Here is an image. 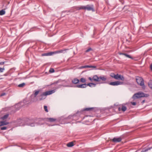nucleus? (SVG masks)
<instances>
[{"label":"nucleus","mask_w":152,"mask_h":152,"mask_svg":"<svg viewBox=\"0 0 152 152\" xmlns=\"http://www.w3.org/2000/svg\"><path fill=\"white\" fill-rule=\"evenodd\" d=\"M56 119L51 118H48L45 119H38V121L37 122H36L35 120L33 119H31V120H32L33 121L34 123V126L33 127L35 126H37L39 125H41L44 124V123L42 122L43 121L45 122V123L47 124L49 126H54L55 125H51L49 124L48 122H53L55 121H56Z\"/></svg>","instance_id":"nucleus-1"},{"label":"nucleus","mask_w":152,"mask_h":152,"mask_svg":"<svg viewBox=\"0 0 152 152\" xmlns=\"http://www.w3.org/2000/svg\"><path fill=\"white\" fill-rule=\"evenodd\" d=\"M17 125L18 126H29L31 127L34 126L33 121L31 119L24 118L18 119L17 121Z\"/></svg>","instance_id":"nucleus-2"},{"label":"nucleus","mask_w":152,"mask_h":152,"mask_svg":"<svg viewBox=\"0 0 152 152\" xmlns=\"http://www.w3.org/2000/svg\"><path fill=\"white\" fill-rule=\"evenodd\" d=\"M78 9L79 10L83 9L88 11H92V12L95 11L94 5L92 4H88L86 6H81L78 7Z\"/></svg>","instance_id":"nucleus-3"},{"label":"nucleus","mask_w":152,"mask_h":152,"mask_svg":"<svg viewBox=\"0 0 152 152\" xmlns=\"http://www.w3.org/2000/svg\"><path fill=\"white\" fill-rule=\"evenodd\" d=\"M93 107H88L85 108L83 109V110H81L80 112L78 111L76 113L73 114V115H70L67 118V119H71V120H74V118L75 117L78 113H80V114H81L84 111H90L91 110L93 109Z\"/></svg>","instance_id":"nucleus-4"},{"label":"nucleus","mask_w":152,"mask_h":152,"mask_svg":"<svg viewBox=\"0 0 152 152\" xmlns=\"http://www.w3.org/2000/svg\"><path fill=\"white\" fill-rule=\"evenodd\" d=\"M40 90L39 89H37L35 90L32 94L30 96V101L32 102H36L37 100L36 99V98L37 95L39 93Z\"/></svg>","instance_id":"nucleus-5"},{"label":"nucleus","mask_w":152,"mask_h":152,"mask_svg":"<svg viewBox=\"0 0 152 152\" xmlns=\"http://www.w3.org/2000/svg\"><path fill=\"white\" fill-rule=\"evenodd\" d=\"M107 78L105 76H100L99 77L97 75H94L93 77V80L95 82H99L101 80L105 82Z\"/></svg>","instance_id":"nucleus-6"},{"label":"nucleus","mask_w":152,"mask_h":152,"mask_svg":"<svg viewBox=\"0 0 152 152\" xmlns=\"http://www.w3.org/2000/svg\"><path fill=\"white\" fill-rule=\"evenodd\" d=\"M136 80L138 85L142 86V88L145 89V87L144 85V80L142 77L137 76L136 77Z\"/></svg>","instance_id":"nucleus-7"},{"label":"nucleus","mask_w":152,"mask_h":152,"mask_svg":"<svg viewBox=\"0 0 152 152\" xmlns=\"http://www.w3.org/2000/svg\"><path fill=\"white\" fill-rule=\"evenodd\" d=\"M147 94H145L143 92H139L134 94L132 96V98L134 99L140 98L147 97Z\"/></svg>","instance_id":"nucleus-8"},{"label":"nucleus","mask_w":152,"mask_h":152,"mask_svg":"<svg viewBox=\"0 0 152 152\" xmlns=\"http://www.w3.org/2000/svg\"><path fill=\"white\" fill-rule=\"evenodd\" d=\"M26 102V100L24 99L23 101H21L15 105V107L16 110H19L21 107L25 105Z\"/></svg>","instance_id":"nucleus-9"},{"label":"nucleus","mask_w":152,"mask_h":152,"mask_svg":"<svg viewBox=\"0 0 152 152\" xmlns=\"http://www.w3.org/2000/svg\"><path fill=\"white\" fill-rule=\"evenodd\" d=\"M101 83H108L110 85L113 86H117L119 85L122 84H123V82L119 81H116L108 83L105 81V82H102Z\"/></svg>","instance_id":"nucleus-10"},{"label":"nucleus","mask_w":152,"mask_h":152,"mask_svg":"<svg viewBox=\"0 0 152 152\" xmlns=\"http://www.w3.org/2000/svg\"><path fill=\"white\" fill-rule=\"evenodd\" d=\"M63 86L64 87H74L75 88H85L86 87V83H84L83 84H81L80 85H77L75 86H70L69 85H63Z\"/></svg>","instance_id":"nucleus-11"},{"label":"nucleus","mask_w":152,"mask_h":152,"mask_svg":"<svg viewBox=\"0 0 152 152\" xmlns=\"http://www.w3.org/2000/svg\"><path fill=\"white\" fill-rule=\"evenodd\" d=\"M47 96V95H46V93L45 92L40 94L37 97L39 100L41 101L45 99L46 98Z\"/></svg>","instance_id":"nucleus-12"},{"label":"nucleus","mask_w":152,"mask_h":152,"mask_svg":"<svg viewBox=\"0 0 152 152\" xmlns=\"http://www.w3.org/2000/svg\"><path fill=\"white\" fill-rule=\"evenodd\" d=\"M122 140L121 137H114L112 139V141L116 143L120 142Z\"/></svg>","instance_id":"nucleus-13"},{"label":"nucleus","mask_w":152,"mask_h":152,"mask_svg":"<svg viewBox=\"0 0 152 152\" xmlns=\"http://www.w3.org/2000/svg\"><path fill=\"white\" fill-rule=\"evenodd\" d=\"M93 68L95 70H96L97 69L96 68V66H92V65H85L84 66H82L80 67V69H81L84 68Z\"/></svg>","instance_id":"nucleus-14"},{"label":"nucleus","mask_w":152,"mask_h":152,"mask_svg":"<svg viewBox=\"0 0 152 152\" xmlns=\"http://www.w3.org/2000/svg\"><path fill=\"white\" fill-rule=\"evenodd\" d=\"M79 82L80 80L77 78L73 79L72 81V83L74 84H77L79 83Z\"/></svg>","instance_id":"nucleus-15"},{"label":"nucleus","mask_w":152,"mask_h":152,"mask_svg":"<svg viewBox=\"0 0 152 152\" xmlns=\"http://www.w3.org/2000/svg\"><path fill=\"white\" fill-rule=\"evenodd\" d=\"M56 91V89H53V90H50L48 91L45 92L46 93V95H50L53 93L55 92Z\"/></svg>","instance_id":"nucleus-16"},{"label":"nucleus","mask_w":152,"mask_h":152,"mask_svg":"<svg viewBox=\"0 0 152 152\" xmlns=\"http://www.w3.org/2000/svg\"><path fill=\"white\" fill-rule=\"evenodd\" d=\"M54 52H50L46 53H44L42 54V56H48L52 55L53 53Z\"/></svg>","instance_id":"nucleus-17"},{"label":"nucleus","mask_w":152,"mask_h":152,"mask_svg":"<svg viewBox=\"0 0 152 152\" xmlns=\"http://www.w3.org/2000/svg\"><path fill=\"white\" fill-rule=\"evenodd\" d=\"M152 148V146L150 147H146L143 148L141 152H146L149 150H150Z\"/></svg>","instance_id":"nucleus-18"},{"label":"nucleus","mask_w":152,"mask_h":152,"mask_svg":"<svg viewBox=\"0 0 152 152\" xmlns=\"http://www.w3.org/2000/svg\"><path fill=\"white\" fill-rule=\"evenodd\" d=\"M9 123L6 121H1L0 122V126L8 124Z\"/></svg>","instance_id":"nucleus-19"},{"label":"nucleus","mask_w":152,"mask_h":152,"mask_svg":"<svg viewBox=\"0 0 152 152\" xmlns=\"http://www.w3.org/2000/svg\"><path fill=\"white\" fill-rule=\"evenodd\" d=\"M86 87L87 86H88L90 87H93V86L94 87H95L96 86V84L94 83H88L87 84H86Z\"/></svg>","instance_id":"nucleus-20"},{"label":"nucleus","mask_w":152,"mask_h":152,"mask_svg":"<svg viewBox=\"0 0 152 152\" xmlns=\"http://www.w3.org/2000/svg\"><path fill=\"white\" fill-rule=\"evenodd\" d=\"M9 116V114H7L4 115L3 116L1 117V118L3 120H5L6 119H7Z\"/></svg>","instance_id":"nucleus-21"},{"label":"nucleus","mask_w":152,"mask_h":152,"mask_svg":"<svg viewBox=\"0 0 152 152\" xmlns=\"http://www.w3.org/2000/svg\"><path fill=\"white\" fill-rule=\"evenodd\" d=\"M67 145L68 147H71L73 146L74 145V144L73 142H71L68 143L67 144Z\"/></svg>","instance_id":"nucleus-22"},{"label":"nucleus","mask_w":152,"mask_h":152,"mask_svg":"<svg viewBox=\"0 0 152 152\" xmlns=\"http://www.w3.org/2000/svg\"><path fill=\"white\" fill-rule=\"evenodd\" d=\"M118 79H120L122 81H124V78L123 76L121 75H119L118 76Z\"/></svg>","instance_id":"nucleus-23"},{"label":"nucleus","mask_w":152,"mask_h":152,"mask_svg":"<svg viewBox=\"0 0 152 152\" xmlns=\"http://www.w3.org/2000/svg\"><path fill=\"white\" fill-rule=\"evenodd\" d=\"M5 13V11L4 10H2L0 11V15H4Z\"/></svg>","instance_id":"nucleus-24"},{"label":"nucleus","mask_w":152,"mask_h":152,"mask_svg":"<svg viewBox=\"0 0 152 152\" xmlns=\"http://www.w3.org/2000/svg\"><path fill=\"white\" fill-rule=\"evenodd\" d=\"M68 50V49H66L64 50H61L58 51V52L60 53H65L66 52V51Z\"/></svg>","instance_id":"nucleus-25"},{"label":"nucleus","mask_w":152,"mask_h":152,"mask_svg":"<svg viewBox=\"0 0 152 152\" xmlns=\"http://www.w3.org/2000/svg\"><path fill=\"white\" fill-rule=\"evenodd\" d=\"M25 85V83H24L19 84L18 85V86L20 88L23 87Z\"/></svg>","instance_id":"nucleus-26"},{"label":"nucleus","mask_w":152,"mask_h":152,"mask_svg":"<svg viewBox=\"0 0 152 152\" xmlns=\"http://www.w3.org/2000/svg\"><path fill=\"white\" fill-rule=\"evenodd\" d=\"M126 57L133 59L134 58L130 55L125 53V55Z\"/></svg>","instance_id":"nucleus-27"},{"label":"nucleus","mask_w":152,"mask_h":152,"mask_svg":"<svg viewBox=\"0 0 152 152\" xmlns=\"http://www.w3.org/2000/svg\"><path fill=\"white\" fill-rule=\"evenodd\" d=\"M80 81L82 83H85L86 82V80L85 78H81L80 79Z\"/></svg>","instance_id":"nucleus-28"},{"label":"nucleus","mask_w":152,"mask_h":152,"mask_svg":"<svg viewBox=\"0 0 152 152\" xmlns=\"http://www.w3.org/2000/svg\"><path fill=\"white\" fill-rule=\"evenodd\" d=\"M123 112L125 111L126 110V107L124 106H123L121 108Z\"/></svg>","instance_id":"nucleus-29"},{"label":"nucleus","mask_w":152,"mask_h":152,"mask_svg":"<svg viewBox=\"0 0 152 152\" xmlns=\"http://www.w3.org/2000/svg\"><path fill=\"white\" fill-rule=\"evenodd\" d=\"M49 71L50 73H53L55 71L53 68H51L50 69Z\"/></svg>","instance_id":"nucleus-30"},{"label":"nucleus","mask_w":152,"mask_h":152,"mask_svg":"<svg viewBox=\"0 0 152 152\" xmlns=\"http://www.w3.org/2000/svg\"><path fill=\"white\" fill-rule=\"evenodd\" d=\"M148 86L151 89H152V83L151 82L148 83Z\"/></svg>","instance_id":"nucleus-31"},{"label":"nucleus","mask_w":152,"mask_h":152,"mask_svg":"<svg viewBox=\"0 0 152 152\" xmlns=\"http://www.w3.org/2000/svg\"><path fill=\"white\" fill-rule=\"evenodd\" d=\"M47 107H47V106L45 105L44 106V109L45 110L46 112H48V108Z\"/></svg>","instance_id":"nucleus-32"},{"label":"nucleus","mask_w":152,"mask_h":152,"mask_svg":"<svg viewBox=\"0 0 152 152\" xmlns=\"http://www.w3.org/2000/svg\"><path fill=\"white\" fill-rule=\"evenodd\" d=\"M115 74L114 73H111L110 74V76L113 78H114Z\"/></svg>","instance_id":"nucleus-33"},{"label":"nucleus","mask_w":152,"mask_h":152,"mask_svg":"<svg viewBox=\"0 0 152 152\" xmlns=\"http://www.w3.org/2000/svg\"><path fill=\"white\" fill-rule=\"evenodd\" d=\"M7 128L6 126H4L1 127L0 129L2 130H5L7 129Z\"/></svg>","instance_id":"nucleus-34"},{"label":"nucleus","mask_w":152,"mask_h":152,"mask_svg":"<svg viewBox=\"0 0 152 152\" xmlns=\"http://www.w3.org/2000/svg\"><path fill=\"white\" fill-rule=\"evenodd\" d=\"M118 75L119 74H118L116 75H115L114 78L116 79H118Z\"/></svg>","instance_id":"nucleus-35"},{"label":"nucleus","mask_w":152,"mask_h":152,"mask_svg":"<svg viewBox=\"0 0 152 152\" xmlns=\"http://www.w3.org/2000/svg\"><path fill=\"white\" fill-rule=\"evenodd\" d=\"M5 69L4 67L1 68L0 67V73L2 72H3L4 70Z\"/></svg>","instance_id":"nucleus-36"},{"label":"nucleus","mask_w":152,"mask_h":152,"mask_svg":"<svg viewBox=\"0 0 152 152\" xmlns=\"http://www.w3.org/2000/svg\"><path fill=\"white\" fill-rule=\"evenodd\" d=\"M92 50V49L91 48H89L86 51V52H88L89 51H90V50Z\"/></svg>","instance_id":"nucleus-37"},{"label":"nucleus","mask_w":152,"mask_h":152,"mask_svg":"<svg viewBox=\"0 0 152 152\" xmlns=\"http://www.w3.org/2000/svg\"><path fill=\"white\" fill-rule=\"evenodd\" d=\"M131 104L133 105H136V103L135 102H131Z\"/></svg>","instance_id":"nucleus-38"},{"label":"nucleus","mask_w":152,"mask_h":152,"mask_svg":"<svg viewBox=\"0 0 152 152\" xmlns=\"http://www.w3.org/2000/svg\"><path fill=\"white\" fill-rule=\"evenodd\" d=\"M118 53L120 55H123L124 56L125 53L119 52V53Z\"/></svg>","instance_id":"nucleus-39"},{"label":"nucleus","mask_w":152,"mask_h":152,"mask_svg":"<svg viewBox=\"0 0 152 152\" xmlns=\"http://www.w3.org/2000/svg\"><path fill=\"white\" fill-rule=\"evenodd\" d=\"M4 63H5L4 61H2L1 62H0V65H3L4 64Z\"/></svg>","instance_id":"nucleus-40"},{"label":"nucleus","mask_w":152,"mask_h":152,"mask_svg":"<svg viewBox=\"0 0 152 152\" xmlns=\"http://www.w3.org/2000/svg\"><path fill=\"white\" fill-rule=\"evenodd\" d=\"M5 95L6 93H3L1 94V96H2Z\"/></svg>","instance_id":"nucleus-41"},{"label":"nucleus","mask_w":152,"mask_h":152,"mask_svg":"<svg viewBox=\"0 0 152 152\" xmlns=\"http://www.w3.org/2000/svg\"><path fill=\"white\" fill-rule=\"evenodd\" d=\"M150 66L151 70H152V63L150 64Z\"/></svg>","instance_id":"nucleus-42"},{"label":"nucleus","mask_w":152,"mask_h":152,"mask_svg":"<svg viewBox=\"0 0 152 152\" xmlns=\"http://www.w3.org/2000/svg\"><path fill=\"white\" fill-rule=\"evenodd\" d=\"M88 79L91 81H92L93 80V77L92 78L91 77H89L88 78Z\"/></svg>","instance_id":"nucleus-43"},{"label":"nucleus","mask_w":152,"mask_h":152,"mask_svg":"<svg viewBox=\"0 0 152 152\" xmlns=\"http://www.w3.org/2000/svg\"><path fill=\"white\" fill-rule=\"evenodd\" d=\"M62 86V85H59V86L56 87V89H58V88H60Z\"/></svg>","instance_id":"nucleus-44"},{"label":"nucleus","mask_w":152,"mask_h":152,"mask_svg":"<svg viewBox=\"0 0 152 152\" xmlns=\"http://www.w3.org/2000/svg\"><path fill=\"white\" fill-rule=\"evenodd\" d=\"M148 50L147 51V53L148 54H150V55H151V53H150V52H149V50Z\"/></svg>","instance_id":"nucleus-45"},{"label":"nucleus","mask_w":152,"mask_h":152,"mask_svg":"<svg viewBox=\"0 0 152 152\" xmlns=\"http://www.w3.org/2000/svg\"><path fill=\"white\" fill-rule=\"evenodd\" d=\"M59 82V81H56V82L54 83L53 84H57V83H58Z\"/></svg>","instance_id":"nucleus-46"},{"label":"nucleus","mask_w":152,"mask_h":152,"mask_svg":"<svg viewBox=\"0 0 152 152\" xmlns=\"http://www.w3.org/2000/svg\"><path fill=\"white\" fill-rule=\"evenodd\" d=\"M145 101V100H143L142 101V103H144Z\"/></svg>","instance_id":"nucleus-47"},{"label":"nucleus","mask_w":152,"mask_h":152,"mask_svg":"<svg viewBox=\"0 0 152 152\" xmlns=\"http://www.w3.org/2000/svg\"><path fill=\"white\" fill-rule=\"evenodd\" d=\"M4 75V76H6V75Z\"/></svg>","instance_id":"nucleus-48"},{"label":"nucleus","mask_w":152,"mask_h":152,"mask_svg":"<svg viewBox=\"0 0 152 152\" xmlns=\"http://www.w3.org/2000/svg\"><path fill=\"white\" fill-rule=\"evenodd\" d=\"M120 109V108L119 107V110Z\"/></svg>","instance_id":"nucleus-49"}]
</instances>
